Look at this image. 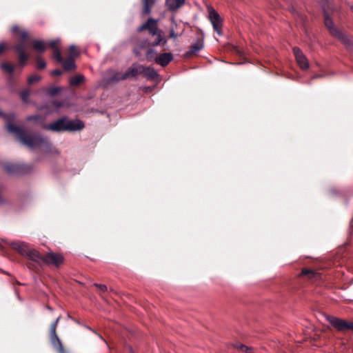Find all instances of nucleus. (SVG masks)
I'll use <instances>...</instances> for the list:
<instances>
[{"label": "nucleus", "instance_id": "nucleus-17", "mask_svg": "<svg viewBox=\"0 0 353 353\" xmlns=\"http://www.w3.org/2000/svg\"><path fill=\"white\" fill-rule=\"evenodd\" d=\"M142 65L139 63H134L124 73L126 79L130 77H135L137 74H141Z\"/></svg>", "mask_w": 353, "mask_h": 353}, {"label": "nucleus", "instance_id": "nucleus-19", "mask_svg": "<svg viewBox=\"0 0 353 353\" xmlns=\"http://www.w3.org/2000/svg\"><path fill=\"white\" fill-rule=\"evenodd\" d=\"M110 72L112 74V75L106 79V81L108 83H116L120 81L125 80L126 77L125 73H122L120 72H114L112 70H110Z\"/></svg>", "mask_w": 353, "mask_h": 353}, {"label": "nucleus", "instance_id": "nucleus-31", "mask_svg": "<svg viewBox=\"0 0 353 353\" xmlns=\"http://www.w3.org/2000/svg\"><path fill=\"white\" fill-rule=\"evenodd\" d=\"M93 285L99 289V292L100 294L105 293L108 291V288L105 285L94 283Z\"/></svg>", "mask_w": 353, "mask_h": 353}, {"label": "nucleus", "instance_id": "nucleus-40", "mask_svg": "<svg viewBox=\"0 0 353 353\" xmlns=\"http://www.w3.org/2000/svg\"><path fill=\"white\" fill-rule=\"evenodd\" d=\"M186 0H178V10L183 5L185 4Z\"/></svg>", "mask_w": 353, "mask_h": 353}, {"label": "nucleus", "instance_id": "nucleus-23", "mask_svg": "<svg viewBox=\"0 0 353 353\" xmlns=\"http://www.w3.org/2000/svg\"><path fill=\"white\" fill-rule=\"evenodd\" d=\"M301 274L303 276H307L309 279H314L315 280H318L321 278L320 273L313 270H309L306 268L302 270Z\"/></svg>", "mask_w": 353, "mask_h": 353}, {"label": "nucleus", "instance_id": "nucleus-37", "mask_svg": "<svg viewBox=\"0 0 353 353\" xmlns=\"http://www.w3.org/2000/svg\"><path fill=\"white\" fill-rule=\"evenodd\" d=\"M29 96L30 93L28 90H23L21 92V98L23 101H27Z\"/></svg>", "mask_w": 353, "mask_h": 353}, {"label": "nucleus", "instance_id": "nucleus-7", "mask_svg": "<svg viewBox=\"0 0 353 353\" xmlns=\"http://www.w3.org/2000/svg\"><path fill=\"white\" fill-rule=\"evenodd\" d=\"M61 319V316H59L50 325V338L51 343L53 347L59 352V353H68L67 351L64 349L63 343L57 334V327L58 323Z\"/></svg>", "mask_w": 353, "mask_h": 353}, {"label": "nucleus", "instance_id": "nucleus-30", "mask_svg": "<svg viewBox=\"0 0 353 353\" xmlns=\"http://www.w3.org/2000/svg\"><path fill=\"white\" fill-rule=\"evenodd\" d=\"M69 52H70V56H72V57H77L79 55V52L77 50V49L74 45L70 46Z\"/></svg>", "mask_w": 353, "mask_h": 353}, {"label": "nucleus", "instance_id": "nucleus-18", "mask_svg": "<svg viewBox=\"0 0 353 353\" xmlns=\"http://www.w3.org/2000/svg\"><path fill=\"white\" fill-rule=\"evenodd\" d=\"M61 63L65 72L74 71L77 68L74 59L72 56H69L65 59H63V61Z\"/></svg>", "mask_w": 353, "mask_h": 353}, {"label": "nucleus", "instance_id": "nucleus-15", "mask_svg": "<svg viewBox=\"0 0 353 353\" xmlns=\"http://www.w3.org/2000/svg\"><path fill=\"white\" fill-rule=\"evenodd\" d=\"M324 23L330 33L337 39L340 37L339 34L344 33L343 31L334 26L332 20L329 17L326 12L324 13Z\"/></svg>", "mask_w": 353, "mask_h": 353}, {"label": "nucleus", "instance_id": "nucleus-27", "mask_svg": "<svg viewBox=\"0 0 353 353\" xmlns=\"http://www.w3.org/2000/svg\"><path fill=\"white\" fill-rule=\"evenodd\" d=\"M165 5L170 11L176 10V0H166Z\"/></svg>", "mask_w": 353, "mask_h": 353}, {"label": "nucleus", "instance_id": "nucleus-10", "mask_svg": "<svg viewBox=\"0 0 353 353\" xmlns=\"http://www.w3.org/2000/svg\"><path fill=\"white\" fill-rule=\"evenodd\" d=\"M208 18L213 26L214 30L219 34L221 35L222 19L219 14L212 7H208Z\"/></svg>", "mask_w": 353, "mask_h": 353}, {"label": "nucleus", "instance_id": "nucleus-24", "mask_svg": "<svg viewBox=\"0 0 353 353\" xmlns=\"http://www.w3.org/2000/svg\"><path fill=\"white\" fill-rule=\"evenodd\" d=\"M84 79L82 74H77L70 79V85L71 86H78L84 81Z\"/></svg>", "mask_w": 353, "mask_h": 353}, {"label": "nucleus", "instance_id": "nucleus-4", "mask_svg": "<svg viewBox=\"0 0 353 353\" xmlns=\"http://www.w3.org/2000/svg\"><path fill=\"white\" fill-rule=\"evenodd\" d=\"M39 258L35 263L34 268H42L43 265H52L59 268L64 262V257L61 254L48 252L42 255L39 252Z\"/></svg>", "mask_w": 353, "mask_h": 353}, {"label": "nucleus", "instance_id": "nucleus-5", "mask_svg": "<svg viewBox=\"0 0 353 353\" xmlns=\"http://www.w3.org/2000/svg\"><path fill=\"white\" fill-rule=\"evenodd\" d=\"M11 246L13 250L30 260V262L28 264V266L30 268H34L36 261L39 259L38 250L30 248L28 244L23 242H13Z\"/></svg>", "mask_w": 353, "mask_h": 353}, {"label": "nucleus", "instance_id": "nucleus-6", "mask_svg": "<svg viewBox=\"0 0 353 353\" xmlns=\"http://www.w3.org/2000/svg\"><path fill=\"white\" fill-rule=\"evenodd\" d=\"M145 57L148 61L154 60L156 63L162 67L166 66L173 59V56L171 53L165 52L157 55V52L153 48H149L147 50Z\"/></svg>", "mask_w": 353, "mask_h": 353}, {"label": "nucleus", "instance_id": "nucleus-46", "mask_svg": "<svg viewBox=\"0 0 353 353\" xmlns=\"http://www.w3.org/2000/svg\"><path fill=\"white\" fill-rule=\"evenodd\" d=\"M321 77V75H317V76L315 77V78L316 77Z\"/></svg>", "mask_w": 353, "mask_h": 353}, {"label": "nucleus", "instance_id": "nucleus-21", "mask_svg": "<svg viewBox=\"0 0 353 353\" xmlns=\"http://www.w3.org/2000/svg\"><path fill=\"white\" fill-rule=\"evenodd\" d=\"M32 48L36 52L42 54L46 51L47 47L46 43L39 39H34L32 41Z\"/></svg>", "mask_w": 353, "mask_h": 353}, {"label": "nucleus", "instance_id": "nucleus-45", "mask_svg": "<svg viewBox=\"0 0 353 353\" xmlns=\"http://www.w3.org/2000/svg\"><path fill=\"white\" fill-rule=\"evenodd\" d=\"M351 10L353 12V5L351 6Z\"/></svg>", "mask_w": 353, "mask_h": 353}, {"label": "nucleus", "instance_id": "nucleus-42", "mask_svg": "<svg viewBox=\"0 0 353 353\" xmlns=\"http://www.w3.org/2000/svg\"><path fill=\"white\" fill-rule=\"evenodd\" d=\"M235 52L239 55L242 54V51L239 50L237 47H235Z\"/></svg>", "mask_w": 353, "mask_h": 353}, {"label": "nucleus", "instance_id": "nucleus-13", "mask_svg": "<svg viewBox=\"0 0 353 353\" xmlns=\"http://www.w3.org/2000/svg\"><path fill=\"white\" fill-rule=\"evenodd\" d=\"M293 54L299 67L305 70L309 68V62L302 50L298 47H294L292 49Z\"/></svg>", "mask_w": 353, "mask_h": 353}, {"label": "nucleus", "instance_id": "nucleus-34", "mask_svg": "<svg viewBox=\"0 0 353 353\" xmlns=\"http://www.w3.org/2000/svg\"><path fill=\"white\" fill-rule=\"evenodd\" d=\"M234 347L236 348V349H239L240 350H241L242 352H246V351H248L250 350V347H248L243 344H241V343H236L234 344Z\"/></svg>", "mask_w": 353, "mask_h": 353}, {"label": "nucleus", "instance_id": "nucleus-11", "mask_svg": "<svg viewBox=\"0 0 353 353\" xmlns=\"http://www.w3.org/2000/svg\"><path fill=\"white\" fill-rule=\"evenodd\" d=\"M12 49L15 51L18 55V62L21 68H23L29 59V55L26 53V45H23L22 43H16L12 47Z\"/></svg>", "mask_w": 353, "mask_h": 353}, {"label": "nucleus", "instance_id": "nucleus-20", "mask_svg": "<svg viewBox=\"0 0 353 353\" xmlns=\"http://www.w3.org/2000/svg\"><path fill=\"white\" fill-rule=\"evenodd\" d=\"M290 12L292 14V15L294 16V18L296 22L299 25H301V26L305 27V21L307 19L306 16L303 13L296 10L294 8H292L290 10Z\"/></svg>", "mask_w": 353, "mask_h": 353}, {"label": "nucleus", "instance_id": "nucleus-22", "mask_svg": "<svg viewBox=\"0 0 353 353\" xmlns=\"http://www.w3.org/2000/svg\"><path fill=\"white\" fill-rule=\"evenodd\" d=\"M340 37L338 39L345 46L346 49L353 54V41L346 34H339Z\"/></svg>", "mask_w": 353, "mask_h": 353}, {"label": "nucleus", "instance_id": "nucleus-39", "mask_svg": "<svg viewBox=\"0 0 353 353\" xmlns=\"http://www.w3.org/2000/svg\"><path fill=\"white\" fill-rule=\"evenodd\" d=\"M50 74L52 76H61L63 74V72L61 70L56 69L52 70Z\"/></svg>", "mask_w": 353, "mask_h": 353}, {"label": "nucleus", "instance_id": "nucleus-26", "mask_svg": "<svg viewBox=\"0 0 353 353\" xmlns=\"http://www.w3.org/2000/svg\"><path fill=\"white\" fill-rule=\"evenodd\" d=\"M1 68L10 74H13L14 71V67L10 63L6 62L1 64Z\"/></svg>", "mask_w": 353, "mask_h": 353}, {"label": "nucleus", "instance_id": "nucleus-16", "mask_svg": "<svg viewBox=\"0 0 353 353\" xmlns=\"http://www.w3.org/2000/svg\"><path fill=\"white\" fill-rule=\"evenodd\" d=\"M141 74L146 79L152 81H157L159 77L158 72L153 68L150 66L146 67L143 65Z\"/></svg>", "mask_w": 353, "mask_h": 353}, {"label": "nucleus", "instance_id": "nucleus-28", "mask_svg": "<svg viewBox=\"0 0 353 353\" xmlns=\"http://www.w3.org/2000/svg\"><path fill=\"white\" fill-rule=\"evenodd\" d=\"M53 59H54L57 62L61 63L63 61V57L61 56V51L59 49H54L53 50Z\"/></svg>", "mask_w": 353, "mask_h": 353}, {"label": "nucleus", "instance_id": "nucleus-35", "mask_svg": "<svg viewBox=\"0 0 353 353\" xmlns=\"http://www.w3.org/2000/svg\"><path fill=\"white\" fill-rule=\"evenodd\" d=\"M61 91V88H59V87H52V88H50L49 89V94L51 95V96H54L57 94L59 93V92Z\"/></svg>", "mask_w": 353, "mask_h": 353}, {"label": "nucleus", "instance_id": "nucleus-33", "mask_svg": "<svg viewBox=\"0 0 353 353\" xmlns=\"http://www.w3.org/2000/svg\"><path fill=\"white\" fill-rule=\"evenodd\" d=\"M41 79V77L39 75H32L28 79V82L29 84H32L34 83L38 82Z\"/></svg>", "mask_w": 353, "mask_h": 353}, {"label": "nucleus", "instance_id": "nucleus-36", "mask_svg": "<svg viewBox=\"0 0 353 353\" xmlns=\"http://www.w3.org/2000/svg\"><path fill=\"white\" fill-rule=\"evenodd\" d=\"M85 327L86 329L89 330H91V331H92V332H94V334H97V336H99L101 340H103V341L105 343V344L107 345V346L108 347V348H110V345H108V342L105 341V339H104L103 338V336H102L100 334L97 333L96 331H94V330H92V329L90 327H89L88 325H85Z\"/></svg>", "mask_w": 353, "mask_h": 353}, {"label": "nucleus", "instance_id": "nucleus-44", "mask_svg": "<svg viewBox=\"0 0 353 353\" xmlns=\"http://www.w3.org/2000/svg\"><path fill=\"white\" fill-rule=\"evenodd\" d=\"M170 35L172 37H174V32L173 30H171V33H170Z\"/></svg>", "mask_w": 353, "mask_h": 353}, {"label": "nucleus", "instance_id": "nucleus-2", "mask_svg": "<svg viewBox=\"0 0 353 353\" xmlns=\"http://www.w3.org/2000/svg\"><path fill=\"white\" fill-rule=\"evenodd\" d=\"M85 128L84 123L80 119H70L67 116L59 118L45 126V129L55 132H76L80 131Z\"/></svg>", "mask_w": 353, "mask_h": 353}, {"label": "nucleus", "instance_id": "nucleus-3", "mask_svg": "<svg viewBox=\"0 0 353 353\" xmlns=\"http://www.w3.org/2000/svg\"><path fill=\"white\" fill-rule=\"evenodd\" d=\"M145 30H148L152 37L154 38L152 41L148 43L149 47L164 46L166 43L167 41L163 32L157 28V20L152 18L148 19L145 23L138 28L137 31L142 32Z\"/></svg>", "mask_w": 353, "mask_h": 353}, {"label": "nucleus", "instance_id": "nucleus-8", "mask_svg": "<svg viewBox=\"0 0 353 353\" xmlns=\"http://www.w3.org/2000/svg\"><path fill=\"white\" fill-rule=\"evenodd\" d=\"M326 319L339 332L353 331V321H347L330 315L326 316Z\"/></svg>", "mask_w": 353, "mask_h": 353}, {"label": "nucleus", "instance_id": "nucleus-43", "mask_svg": "<svg viewBox=\"0 0 353 353\" xmlns=\"http://www.w3.org/2000/svg\"><path fill=\"white\" fill-rule=\"evenodd\" d=\"M246 353H253V349L250 347V350L246 351Z\"/></svg>", "mask_w": 353, "mask_h": 353}, {"label": "nucleus", "instance_id": "nucleus-1", "mask_svg": "<svg viewBox=\"0 0 353 353\" xmlns=\"http://www.w3.org/2000/svg\"><path fill=\"white\" fill-rule=\"evenodd\" d=\"M0 116L8 121V131L14 134L15 138L23 145L30 149L39 148L43 153H57L48 139L37 134H28L23 128L11 123L14 119V114H5L0 110Z\"/></svg>", "mask_w": 353, "mask_h": 353}, {"label": "nucleus", "instance_id": "nucleus-9", "mask_svg": "<svg viewBox=\"0 0 353 353\" xmlns=\"http://www.w3.org/2000/svg\"><path fill=\"white\" fill-rule=\"evenodd\" d=\"M6 172L10 174H23L30 172L32 166L25 164L6 163L3 165Z\"/></svg>", "mask_w": 353, "mask_h": 353}, {"label": "nucleus", "instance_id": "nucleus-12", "mask_svg": "<svg viewBox=\"0 0 353 353\" xmlns=\"http://www.w3.org/2000/svg\"><path fill=\"white\" fill-rule=\"evenodd\" d=\"M204 48V41L203 37H198L195 43H192L189 48V50L184 54V57L186 59H191L196 56L198 52Z\"/></svg>", "mask_w": 353, "mask_h": 353}, {"label": "nucleus", "instance_id": "nucleus-38", "mask_svg": "<svg viewBox=\"0 0 353 353\" xmlns=\"http://www.w3.org/2000/svg\"><path fill=\"white\" fill-rule=\"evenodd\" d=\"M39 119H40V116L39 115H32V116H29L27 118V121H37L39 120Z\"/></svg>", "mask_w": 353, "mask_h": 353}, {"label": "nucleus", "instance_id": "nucleus-29", "mask_svg": "<svg viewBox=\"0 0 353 353\" xmlns=\"http://www.w3.org/2000/svg\"><path fill=\"white\" fill-rule=\"evenodd\" d=\"M36 61H37V68L39 70H43L46 68V63L43 59H42L41 57H37Z\"/></svg>", "mask_w": 353, "mask_h": 353}, {"label": "nucleus", "instance_id": "nucleus-14", "mask_svg": "<svg viewBox=\"0 0 353 353\" xmlns=\"http://www.w3.org/2000/svg\"><path fill=\"white\" fill-rule=\"evenodd\" d=\"M11 32L19 37L17 43H22L23 45H26V41L29 39V33L27 30L21 29L18 25H14L11 28Z\"/></svg>", "mask_w": 353, "mask_h": 353}, {"label": "nucleus", "instance_id": "nucleus-32", "mask_svg": "<svg viewBox=\"0 0 353 353\" xmlns=\"http://www.w3.org/2000/svg\"><path fill=\"white\" fill-rule=\"evenodd\" d=\"M60 42V39H54L50 41L48 44L54 50V49H59L58 45Z\"/></svg>", "mask_w": 353, "mask_h": 353}, {"label": "nucleus", "instance_id": "nucleus-41", "mask_svg": "<svg viewBox=\"0 0 353 353\" xmlns=\"http://www.w3.org/2000/svg\"><path fill=\"white\" fill-rule=\"evenodd\" d=\"M6 49V45L4 43H0V54H2L3 52V51L5 50Z\"/></svg>", "mask_w": 353, "mask_h": 353}, {"label": "nucleus", "instance_id": "nucleus-25", "mask_svg": "<svg viewBox=\"0 0 353 353\" xmlns=\"http://www.w3.org/2000/svg\"><path fill=\"white\" fill-rule=\"evenodd\" d=\"M143 14H149L151 12V9L154 3V0H143Z\"/></svg>", "mask_w": 353, "mask_h": 353}]
</instances>
